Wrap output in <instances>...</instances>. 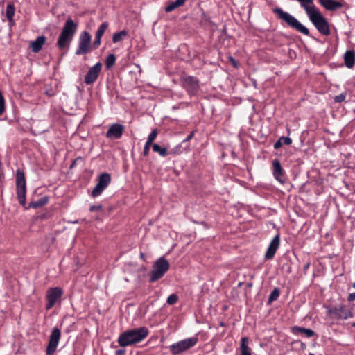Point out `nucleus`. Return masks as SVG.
<instances>
[{
  "mask_svg": "<svg viewBox=\"0 0 355 355\" xmlns=\"http://www.w3.org/2000/svg\"><path fill=\"white\" fill-rule=\"evenodd\" d=\"M148 333V329L144 327L128 329L119 335L118 343L121 347L135 345L144 340Z\"/></svg>",
  "mask_w": 355,
  "mask_h": 355,
  "instance_id": "f257e3e1",
  "label": "nucleus"
},
{
  "mask_svg": "<svg viewBox=\"0 0 355 355\" xmlns=\"http://www.w3.org/2000/svg\"><path fill=\"white\" fill-rule=\"evenodd\" d=\"M273 12L277 15V17L284 21L286 25L297 32L309 36V29L302 24L294 16L287 12L284 11L281 8L277 7L273 9Z\"/></svg>",
  "mask_w": 355,
  "mask_h": 355,
  "instance_id": "f03ea898",
  "label": "nucleus"
},
{
  "mask_svg": "<svg viewBox=\"0 0 355 355\" xmlns=\"http://www.w3.org/2000/svg\"><path fill=\"white\" fill-rule=\"evenodd\" d=\"M77 30V24L71 19H68L59 35L57 45L60 49L68 47Z\"/></svg>",
  "mask_w": 355,
  "mask_h": 355,
  "instance_id": "7ed1b4c3",
  "label": "nucleus"
},
{
  "mask_svg": "<svg viewBox=\"0 0 355 355\" xmlns=\"http://www.w3.org/2000/svg\"><path fill=\"white\" fill-rule=\"evenodd\" d=\"M308 17L320 33L326 36L330 34L329 24L318 9L310 13Z\"/></svg>",
  "mask_w": 355,
  "mask_h": 355,
  "instance_id": "20e7f679",
  "label": "nucleus"
},
{
  "mask_svg": "<svg viewBox=\"0 0 355 355\" xmlns=\"http://www.w3.org/2000/svg\"><path fill=\"white\" fill-rule=\"evenodd\" d=\"M170 264L163 257L159 258L153 264L150 274V282H154L161 279L169 270Z\"/></svg>",
  "mask_w": 355,
  "mask_h": 355,
  "instance_id": "39448f33",
  "label": "nucleus"
},
{
  "mask_svg": "<svg viewBox=\"0 0 355 355\" xmlns=\"http://www.w3.org/2000/svg\"><path fill=\"white\" fill-rule=\"evenodd\" d=\"M17 196L20 205H26V184L25 175L22 171L17 169L16 172Z\"/></svg>",
  "mask_w": 355,
  "mask_h": 355,
  "instance_id": "423d86ee",
  "label": "nucleus"
},
{
  "mask_svg": "<svg viewBox=\"0 0 355 355\" xmlns=\"http://www.w3.org/2000/svg\"><path fill=\"white\" fill-rule=\"evenodd\" d=\"M197 337H191L177 342L169 347L170 352L173 355H178L191 348L198 343Z\"/></svg>",
  "mask_w": 355,
  "mask_h": 355,
  "instance_id": "0eeeda50",
  "label": "nucleus"
},
{
  "mask_svg": "<svg viewBox=\"0 0 355 355\" xmlns=\"http://www.w3.org/2000/svg\"><path fill=\"white\" fill-rule=\"evenodd\" d=\"M91 40L92 37L91 35L87 32L83 31L79 37L78 43V48L76 51V55H85L90 52L92 49L91 46Z\"/></svg>",
  "mask_w": 355,
  "mask_h": 355,
  "instance_id": "6e6552de",
  "label": "nucleus"
},
{
  "mask_svg": "<svg viewBox=\"0 0 355 355\" xmlns=\"http://www.w3.org/2000/svg\"><path fill=\"white\" fill-rule=\"evenodd\" d=\"M63 295V291L60 287L50 288L46 291V309L49 310L53 308L55 304L61 300Z\"/></svg>",
  "mask_w": 355,
  "mask_h": 355,
  "instance_id": "1a4fd4ad",
  "label": "nucleus"
},
{
  "mask_svg": "<svg viewBox=\"0 0 355 355\" xmlns=\"http://www.w3.org/2000/svg\"><path fill=\"white\" fill-rule=\"evenodd\" d=\"M61 336V331L58 327L53 329L49 336V340L46 348L47 355H53L56 351Z\"/></svg>",
  "mask_w": 355,
  "mask_h": 355,
  "instance_id": "9d476101",
  "label": "nucleus"
},
{
  "mask_svg": "<svg viewBox=\"0 0 355 355\" xmlns=\"http://www.w3.org/2000/svg\"><path fill=\"white\" fill-rule=\"evenodd\" d=\"M182 86L190 95H195L200 89L199 80L194 76H185L182 78Z\"/></svg>",
  "mask_w": 355,
  "mask_h": 355,
  "instance_id": "9b49d317",
  "label": "nucleus"
},
{
  "mask_svg": "<svg viewBox=\"0 0 355 355\" xmlns=\"http://www.w3.org/2000/svg\"><path fill=\"white\" fill-rule=\"evenodd\" d=\"M125 130V126L121 123L112 124L106 132V137L110 139H120Z\"/></svg>",
  "mask_w": 355,
  "mask_h": 355,
  "instance_id": "f8f14e48",
  "label": "nucleus"
},
{
  "mask_svg": "<svg viewBox=\"0 0 355 355\" xmlns=\"http://www.w3.org/2000/svg\"><path fill=\"white\" fill-rule=\"evenodd\" d=\"M101 69L102 64L101 62H97L95 65L92 67L85 76V83L87 85L94 83L98 78Z\"/></svg>",
  "mask_w": 355,
  "mask_h": 355,
  "instance_id": "ddd939ff",
  "label": "nucleus"
},
{
  "mask_svg": "<svg viewBox=\"0 0 355 355\" xmlns=\"http://www.w3.org/2000/svg\"><path fill=\"white\" fill-rule=\"evenodd\" d=\"M272 173L274 178L279 182L284 183L285 182V171L282 167L281 163L279 159H275L272 162Z\"/></svg>",
  "mask_w": 355,
  "mask_h": 355,
  "instance_id": "4468645a",
  "label": "nucleus"
},
{
  "mask_svg": "<svg viewBox=\"0 0 355 355\" xmlns=\"http://www.w3.org/2000/svg\"><path fill=\"white\" fill-rule=\"evenodd\" d=\"M279 243H280V236H279V234H277L270 243V245H269V246L267 249V251L265 254L266 259L270 260L274 257V256L279 246Z\"/></svg>",
  "mask_w": 355,
  "mask_h": 355,
  "instance_id": "2eb2a0df",
  "label": "nucleus"
},
{
  "mask_svg": "<svg viewBox=\"0 0 355 355\" xmlns=\"http://www.w3.org/2000/svg\"><path fill=\"white\" fill-rule=\"evenodd\" d=\"M330 314L335 315L338 318L346 320L349 318L352 317V313L349 311H347L345 306L340 305L339 307H335L329 311Z\"/></svg>",
  "mask_w": 355,
  "mask_h": 355,
  "instance_id": "dca6fc26",
  "label": "nucleus"
},
{
  "mask_svg": "<svg viewBox=\"0 0 355 355\" xmlns=\"http://www.w3.org/2000/svg\"><path fill=\"white\" fill-rule=\"evenodd\" d=\"M320 3L327 10L330 11L336 10L343 7V4L334 0H319Z\"/></svg>",
  "mask_w": 355,
  "mask_h": 355,
  "instance_id": "f3484780",
  "label": "nucleus"
},
{
  "mask_svg": "<svg viewBox=\"0 0 355 355\" xmlns=\"http://www.w3.org/2000/svg\"><path fill=\"white\" fill-rule=\"evenodd\" d=\"M46 38L44 35H41L37 37L35 40L31 41L30 47L33 53H38L45 44Z\"/></svg>",
  "mask_w": 355,
  "mask_h": 355,
  "instance_id": "a211bd4d",
  "label": "nucleus"
},
{
  "mask_svg": "<svg viewBox=\"0 0 355 355\" xmlns=\"http://www.w3.org/2000/svg\"><path fill=\"white\" fill-rule=\"evenodd\" d=\"M180 148V146H178L175 148H173L170 152H168L166 148H162L157 144H154L153 145V150L154 152L158 153L162 157H166L168 154H175L178 152V149L179 150Z\"/></svg>",
  "mask_w": 355,
  "mask_h": 355,
  "instance_id": "6ab92c4d",
  "label": "nucleus"
},
{
  "mask_svg": "<svg viewBox=\"0 0 355 355\" xmlns=\"http://www.w3.org/2000/svg\"><path fill=\"white\" fill-rule=\"evenodd\" d=\"M302 8H304L307 15L318 9L314 5V0H296Z\"/></svg>",
  "mask_w": 355,
  "mask_h": 355,
  "instance_id": "aec40b11",
  "label": "nucleus"
},
{
  "mask_svg": "<svg viewBox=\"0 0 355 355\" xmlns=\"http://www.w3.org/2000/svg\"><path fill=\"white\" fill-rule=\"evenodd\" d=\"M250 340L248 337L241 338L240 351L241 355H252V349L249 347Z\"/></svg>",
  "mask_w": 355,
  "mask_h": 355,
  "instance_id": "412c9836",
  "label": "nucleus"
},
{
  "mask_svg": "<svg viewBox=\"0 0 355 355\" xmlns=\"http://www.w3.org/2000/svg\"><path fill=\"white\" fill-rule=\"evenodd\" d=\"M345 64L347 68H352L355 62V51H347L344 55Z\"/></svg>",
  "mask_w": 355,
  "mask_h": 355,
  "instance_id": "4be33fe9",
  "label": "nucleus"
},
{
  "mask_svg": "<svg viewBox=\"0 0 355 355\" xmlns=\"http://www.w3.org/2000/svg\"><path fill=\"white\" fill-rule=\"evenodd\" d=\"M291 331L293 334L297 335L299 334H304L307 338H311L315 335V332L310 329H306L301 327L295 326L292 328Z\"/></svg>",
  "mask_w": 355,
  "mask_h": 355,
  "instance_id": "5701e85b",
  "label": "nucleus"
},
{
  "mask_svg": "<svg viewBox=\"0 0 355 355\" xmlns=\"http://www.w3.org/2000/svg\"><path fill=\"white\" fill-rule=\"evenodd\" d=\"M48 202H49V197L45 196L40 198V199H38L36 201L31 202L29 204V207L37 209V208H39V207H41L45 205L46 204L48 203Z\"/></svg>",
  "mask_w": 355,
  "mask_h": 355,
  "instance_id": "b1692460",
  "label": "nucleus"
},
{
  "mask_svg": "<svg viewBox=\"0 0 355 355\" xmlns=\"http://www.w3.org/2000/svg\"><path fill=\"white\" fill-rule=\"evenodd\" d=\"M98 182L105 189L111 182V176L109 173H104L99 175Z\"/></svg>",
  "mask_w": 355,
  "mask_h": 355,
  "instance_id": "393cba45",
  "label": "nucleus"
},
{
  "mask_svg": "<svg viewBox=\"0 0 355 355\" xmlns=\"http://www.w3.org/2000/svg\"><path fill=\"white\" fill-rule=\"evenodd\" d=\"M128 35V32L125 30H122L120 32L115 33L112 37V41L114 43H117L122 41L125 37Z\"/></svg>",
  "mask_w": 355,
  "mask_h": 355,
  "instance_id": "a878e982",
  "label": "nucleus"
},
{
  "mask_svg": "<svg viewBox=\"0 0 355 355\" xmlns=\"http://www.w3.org/2000/svg\"><path fill=\"white\" fill-rule=\"evenodd\" d=\"M116 62V56L114 54H110L105 59V67L110 69L114 67Z\"/></svg>",
  "mask_w": 355,
  "mask_h": 355,
  "instance_id": "bb28decb",
  "label": "nucleus"
},
{
  "mask_svg": "<svg viewBox=\"0 0 355 355\" xmlns=\"http://www.w3.org/2000/svg\"><path fill=\"white\" fill-rule=\"evenodd\" d=\"M15 8L12 3L8 4L6 7V17L8 21H12V18L15 15Z\"/></svg>",
  "mask_w": 355,
  "mask_h": 355,
  "instance_id": "cd10ccee",
  "label": "nucleus"
},
{
  "mask_svg": "<svg viewBox=\"0 0 355 355\" xmlns=\"http://www.w3.org/2000/svg\"><path fill=\"white\" fill-rule=\"evenodd\" d=\"M105 189V188L98 182L92 191V196L96 198L100 196Z\"/></svg>",
  "mask_w": 355,
  "mask_h": 355,
  "instance_id": "c85d7f7f",
  "label": "nucleus"
},
{
  "mask_svg": "<svg viewBox=\"0 0 355 355\" xmlns=\"http://www.w3.org/2000/svg\"><path fill=\"white\" fill-rule=\"evenodd\" d=\"M108 26H109V24L107 21L102 23L96 33V37H98L101 38V37L104 34L105 31L107 28Z\"/></svg>",
  "mask_w": 355,
  "mask_h": 355,
  "instance_id": "c756f323",
  "label": "nucleus"
},
{
  "mask_svg": "<svg viewBox=\"0 0 355 355\" xmlns=\"http://www.w3.org/2000/svg\"><path fill=\"white\" fill-rule=\"evenodd\" d=\"M279 290L278 288H275L270 294L268 297V304H270L272 302L277 300L279 296Z\"/></svg>",
  "mask_w": 355,
  "mask_h": 355,
  "instance_id": "7c9ffc66",
  "label": "nucleus"
},
{
  "mask_svg": "<svg viewBox=\"0 0 355 355\" xmlns=\"http://www.w3.org/2000/svg\"><path fill=\"white\" fill-rule=\"evenodd\" d=\"M178 296L176 294H171L168 297L166 302L170 305H173L178 302Z\"/></svg>",
  "mask_w": 355,
  "mask_h": 355,
  "instance_id": "2f4dec72",
  "label": "nucleus"
},
{
  "mask_svg": "<svg viewBox=\"0 0 355 355\" xmlns=\"http://www.w3.org/2000/svg\"><path fill=\"white\" fill-rule=\"evenodd\" d=\"M157 129L153 130L152 132L149 134L146 141L153 144V141L155 140L157 135Z\"/></svg>",
  "mask_w": 355,
  "mask_h": 355,
  "instance_id": "473e14b6",
  "label": "nucleus"
},
{
  "mask_svg": "<svg viewBox=\"0 0 355 355\" xmlns=\"http://www.w3.org/2000/svg\"><path fill=\"white\" fill-rule=\"evenodd\" d=\"M5 112V99L0 91V116H1Z\"/></svg>",
  "mask_w": 355,
  "mask_h": 355,
  "instance_id": "72a5a7b5",
  "label": "nucleus"
},
{
  "mask_svg": "<svg viewBox=\"0 0 355 355\" xmlns=\"http://www.w3.org/2000/svg\"><path fill=\"white\" fill-rule=\"evenodd\" d=\"M177 8H178V6L176 5V3L173 1V2H171L166 8H165V11L166 12H170L173 10H174L175 9H176Z\"/></svg>",
  "mask_w": 355,
  "mask_h": 355,
  "instance_id": "f704fd0d",
  "label": "nucleus"
},
{
  "mask_svg": "<svg viewBox=\"0 0 355 355\" xmlns=\"http://www.w3.org/2000/svg\"><path fill=\"white\" fill-rule=\"evenodd\" d=\"M346 97L345 93H341L339 95H337L334 97V101L336 103H341L345 101Z\"/></svg>",
  "mask_w": 355,
  "mask_h": 355,
  "instance_id": "c9c22d12",
  "label": "nucleus"
},
{
  "mask_svg": "<svg viewBox=\"0 0 355 355\" xmlns=\"http://www.w3.org/2000/svg\"><path fill=\"white\" fill-rule=\"evenodd\" d=\"M280 141H282V144H284L285 145H291L292 143L291 138L288 137H281Z\"/></svg>",
  "mask_w": 355,
  "mask_h": 355,
  "instance_id": "e433bc0d",
  "label": "nucleus"
},
{
  "mask_svg": "<svg viewBox=\"0 0 355 355\" xmlns=\"http://www.w3.org/2000/svg\"><path fill=\"white\" fill-rule=\"evenodd\" d=\"M152 145V144L146 141L143 150V154L144 156H147L149 153L150 147Z\"/></svg>",
  "mask_w": 355,
  "mask_h": 355,
  "instance_id": "4c0bfd02",
  "label": "nucleus"
},
{
  "mask_svg": "<svg viewBox=\"0 0 355 355\" xmlns=\"http://www.w3.org/2000/svg\"><path fill=\"white\" fill-rule=\"evenodd\" d=\"M101 37L95 36V40L93 42L92 48H94V49H96L97 48H98V46L101 45Z\"/></svg>",
  "mask_w": 355,
  "mask_h": 355,
  "instance_id": "58836bf2",
  "label": "nucleus"
},
{
  "mask_svg": "<svg viewBox=\"0 0 355 355\" xmlns=\"http://www.w3.org/2000/svg\"><path fill=\"white\" fill-rule=\"evenodd\" d=\"M101 209H102V205H92L89 208V211L91 212H94V211H100Z\"/></svg>",
  "mask_w": 355,
  "mask_h": 355,
  "instance_id": "ea45409f",
  "label": "nucleus"
},
{
  "mask_svg": "<svg viewBox=\"0 0 355 355\" xmlns=\"http://www.w3.org/2000/svg\"><path fill=\"white\" fill-rule=\"evenodd\" d=\"M194 136V132H191L183 141L182 142L184 143V142H188Z\"/></svg>",
  "mask_w": 355,
  "mask_h": 355,
  "instance_id": "a19ab883",
  "label": "nucleus"
},
{
  "mask_svg": "<svg viewBox=\"0 0 355 355\" xmlns=\"http://www.w3.org/2000/svg\"><path fill=\"white\" fill-rule=\"evenodd\" d=\"M282 146V141H280V138L274 144V148L275 149H279Z\"/></svg>",
  "mask_w": 355,
  "mask_h": 355,
  "instance_id": "79ce46f5",
  "label": "nucleus"
},
{
  "mask_svg": "<svg viewBox=\"0 0 355 355\" xmlns=\"http://www.w3.org/2000/svg\"><path fill=\"white\" fill-rule=\"evenodd\" d=\"M347 300L348 302H353L355 300V292L349 294Z\"/></svg>",
  "mask_w": 355,
  "mask_h": 355,
  "instance_id": "37998d69",
  "label": "nucleus"
},
{
  "mask_svg": "<svg viewBox=\"0 0 355 355\" xmlns=\"http://www.w3.org/2000/svg\"><path fill=\"white\" fill-rule=\"evenodd\" d=\"M186 0H176L175 1H174L176 5L178 6V7L180 6H182L184 5V3H185Z\"/></svg>",
  "mask_w": 355,
  "mask_h": 355,
  "instance_id": "c03bdc74",
  "label": "nucleus"
},
{
  "mask_svg": "<svg viewBox=\"0 0 355 355\" xmlns=\"http://www.w3.org/2000/svg\"><path fill=\"white\" fill-rule=\"evenodd\" d=\"M125 352V349H118L115 352V355H123Z\"/></svg>",
  "mask_w": 355,
  "mask_h": 355,
  "instance_id": "a18cd8bd",
  "label": "nucleus"
},
{
  "mask_svg": "<svg viewBox=\"0 0 355 355\" xmlns=\"http://www.w3.org/2000/svg\"><path fill=\"white\" fill-rule=\"evenodd\" d=\"M9 21V25H10V26H12L15 25V21H14V19H12V21Z\"/></svg>",
  "mask_w": 355,
  "mask_h": 355,
  "instance_id": "49530a36",
  "label": "nucleus"
},
{
  "mask_svg": "<svg viewBox=\"0 0 355 355\" xmlns=\"http://www.w3.org/2000/svg\"><path fill=\"white\" fill-rule=\"evenodd\" d=\"M309 266H310V264H309V263L306 264V265L304 266V270L308 269V268H309Z\"/></svg>",
  "mask_w": 355,
  "mask_h": 355,
  "instance_id": "de8ad7c7",
  "label": "nucleus"
},
{
  "mask_svg": "<svg viewBox=\"0 0 355 355\" xmlns=\"http://www.w3.org/2000/svg\"><path fill=\"white\" fill-rule=\"evenodd\" d=\"M140 257H141V259H144V254L143 252H141Z\"/></svg>",
  "mask_w": 355,
  "mask_h": 355,
  "instance_id": "09e8293b",
  "label": "nucleus"
},
{
  "mask_svg": "<svg viewBox=\"0 0 355 355\" xmlns=\"http://www.w3.org/2000/svg\"><path fill=\"white\" fill-rule=\"evenodd\" d=\"M352 287L355 288V282L352 284Z\"/></svg>",
  "mask_w": 355,
  "mask_h": 355,
  "instance_id": "8fccbe9b",
  "label": "nucleus"
},
{
  "mask_svg": "<svg viewBox=\"0 0 355 355\" xmlns=\"http://www.w3.org/2000/svg\"><path fill=\"white\" fill-rule=\"evenodd\" d=\"M224 325H225V324H224V323H223V322H221V323H220V326L223 327Z\"/></svg>",
  "mask_w": 355,
  "mask_h": 355,
  "instance_id": "3c124183",
  "label": "nucleus"
},
{
  "mask_svg": "<svg viewBox=\"0 0 355 355\" xmlns=\"http://www.w3.org/2000/svg\"><path fill=\"white\" fill-rule=\"evenodd\" d=\"M75 165H76V163H74V162H73V163L72 164V165H71V167H73V166H75Z\"/></svg>",
  "mask_w": 355,
  "mask_h": 355,
  "instance_id": "603ef678",
  "label": "nucleus"
},
{
  "mask_svg": "<svg viewBox=\"0 0 355 355\" xmlns=\"http://www.w3.org/2000/svg\"><path fill=\"white\" fill-rule=\"evenodd\" d=\"M75 165H76V163H74V162H73V163L72 164V165H71V167H73V166H75Z\"/></svg>",
  "mask_w": 355,
  "mask_h": 355,
  "instance_id": "864d4df0",
  "label": "nucleus"
},
{
  "mask_svg": "<svg viewBox=\"0 0 355 355\" xmlns=\"http://www.w3.org/2000/svg\"><path fill=\"white\" fill-rule=\"evenodd\" d=\"M352 327H355V322L352 324Z\"/></svg>",
  "mask_w": 355,
  "mask_h": 355,
  "instance_id": "5fc2aeb1",
  "label": "nucleus"
},
{
  "mask_svg": "<svg viewBox=\"0 0 355 355\" xmlns=\"http://www.w3.org/2000/svg\"><path fill=\"white\" fill-rule=\"evenodd\" d=\"M77 161H78V159H76L74 160V163H75V162H76Z\"/></svg>",
  "mask_w": 355,
  "mask_h": 355,
  "instance_id": "6e6d98bb",
  "label": "nucleus"
},
{
  "mask_svg": "<svg viewBox=\"0 0 355 355\" xmlns=\"http://www.w3.org/2000/svg\"><path fill=\"white\" fill-rule=\"evenodd\" d=\"M77 161H78V159H76L74 160V163H75V162H76Z\"/></svg>",
  "mask_w": 355,
  "mask_h": 355,
  "instance_id": "4d7b16f0",
  "label": "nucleus"
},
{
  "mask_svg": "<svg viewBox=\"0 0 355 355\" xmlns=\"http://www.w3.org/2000/svg\"><path fill=\"white\" fill-rule=\"evenodd\" d=\"M77 161H78V159H76L74 160V163H75V162H76Z\"/></svg>",
  "mask_w": 355,
  "mask_h": 355,
  "instance_id": "13d9d810",
  "label": "nucleus"
},
{
  "mask_svg": "<svg viewBox=\"0 0 355 355\" xmlns=\"http://www.w3.org/2000/svg\"><path fill=\"white\" fill-rule=\"evenodd\" d=\"M309 355H314V354H313V353H310Z\"/></svg>",
  "mask_w": 355,
  "mask_h": 355,
  "instance_id": "bf43d9fd",
  "label": "nucleus"
}]
</instances>
